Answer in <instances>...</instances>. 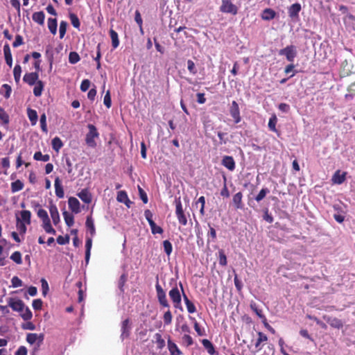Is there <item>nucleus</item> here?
Segmentation results:
<instances>
[{
    "label": "nucleus",
    "mask_w": 355,
    "mask_h": 355,
    "mask_svg": "<svg viewBox=\"0 0 355 355\" xmlns=\"http://www.w3.org/2000/svg\"><path fill=\"white\" fill-rule=\"evenodd\" d=\"M175 214L177 216V218L178 220V222L182 225H187V218L184 214V211L182 207V202L180 200V198H176L175 200Z\"/></svg>",
    "instance_id": "obj_1"
},
{
    "label": "nucleus",
    "mask_w": 355,
    "mask_h": 355,
    "mask_svg": "<svg viewBox=\"0 0 355 355\" xmlns=\"http://www.w3.org/2000/svg\"><path fill=\"white\" fill-rule=\"evenodd\" d=\"M88 128L89 132L86 135L85 142L89 147L94 148L96 146L94 139L98 137V132L95 125L92 124H89Z\"/></svg>",
    "instance_id": "obj_2"
},
{
    "label": "nucleus",
    "mask_w": 355,
    "mask_h": 355,
    "mask_svg": "<svg viewBox=\"0 0 355 355\" xmlns=\"http://www.w3.org/2000/svg\"><path fill=\"white\" fill-rule=\"evenodd\" d=\"M155 289L157 293V298L159 304L164 308H169L170 305L166 298V295L162 287L159 284L158 280L155 284Z\"/></svg>",
    "instance_id": "obj_3"
},
{
    "label": "nucleus",
    "mask_w": 355,
    "mask_h": 355,
    "mask_svg": "<svg viewBox=\"0 0 355 355\" xmlns=\"http://www.w3.org/2000/svg\"><path fill=\"white\" fill-rule=\"evenodd\" d=\"M279 54L280 55H284L288 62H293L297 55L296 47L293 45L287 46L280 49Z\"/></svg>",
    "instance_id": "obj_4"
},
{
    "label": "nucleus",
    "mask_w": 355,
    "mask_h": 355,
    "mask_svg": "<svg viewBox=\"0 0 355 355\" xmlns=\"http://www.w3.org/2000/svg\"><path fill=\"white\" fill-rule=\"evenodd\" d=\"M220 11L223 13L236 15L238 13V8L231 0H222Z\"/></svg>",
    "instance_id": "obj_5"
},
{
    "label": "nucleus",
    "mask_w": 355,
    "mask_h": 355,
    "mask_svg": "<svg viewBox=\"0 0 355 355\" xmlns=\"http://www.w3.org/2000/svg\"><path fill=\"white\" fill-rule=\"evenodd\" d=\"M169 297L175 309L182 310L181 304V294L177 286L173 287L168 293Z\"/></svg>",
    "instance_id": "obj_6"
},
{
    "label": "nucleus",
    "mask_w": 355,
    "mask_h": 355,
    "mask_svg": "<svg viewBox=\"0 0 355 355\" xmlns=\"http://www.w3.org/2000/svg\"><path fill=\"white\" fill-rule=\"evenodd\" d=\"M230 113L232 117L234 119L235 123H238L241 121V118L240 116V110L239 104L236 103V101H232V105L230 109Z\"/></svg>",
    "instance_id": "obj_7"
},
{
    "label": "nucleus",
    "mask_w": 355,
    "mask_h": 355,
    "mask_svg": "<svg viewBox=\"0 0 355 355\" xmlns=\"http://www.w3.org/2000/svg\"><path fill=\"white\" fill-rule=\"evenodd\" d=\"M323 319L333 328L340 329L343 327V322L341 320L329 315H323Z\"/></svg>",
    "instance_id": "obj_8"
},
{
    "label": "nucleus",
    "mask_w": 355,
    "mask_h": 355,
    "mask_svg": "<svg viewBox=\"0 0 355 355\" xmlns=\"http://www.w3.org/2000/svg\"><path fill=\"white\" fill-rule=\"evenodd\" d=\"M44 338V336L43 334H37L35 333H29L26 336V341L31 344H34L36 341H38L37 345H40L42 343Z\"/></svg>",
    "instance_id": "obj_9"
},
{
    "label": "nucleus",
    "mask_w": 355,
    "mask_h": 355,
    "mask_svg": "<svg viewBox=\"0 0 355 355\" xmlns=\"http://www.w3.org/2000/svg\"><path fill=\"white\" fill-rule=\"evenodd\" d=\"M8 306L11 307V309L17 312H23L24 309V303L21 300H15L13 298H10L8 302Z\"/></svg>",
    "instance_id": "obj_10"
},
{
    "label": "nucleus",
    "mask_w": 355,
    "mask_h": 355,
    "mask_svg": "<svg viewBox=\"0 0 355 355\" xmlns=\"http://www.w3.org/2000/svg\"><path fill=\"white\" fill-rule=\"evenodd\" d=\"M221 164L230 171H234L236 167V164L234 158L232 156L229 155H225L223 157Z\"/></svg>",
    "instance_id": "obj_11"
},
{
    "label": "nucleus",
    "mask_w": 355,
    "mask_h": 355,
    "mask_svg": "<svg viewBox=\"0 0 355 355\" xmlns=\"http://www.w3.org/2000/svg\"><path fill=\"white\" fill-rule=\"evenodd\" d=\"M37 72L26 73L24 76L23 80L29 85H33L38 81Z\"/></svg>",
    "instance_id": "obj_12"
},
{
    "label": "nucleus",
    "mask_w": 355,
    "mask_h": 355,
    "mask_svg": "<svg viewBox=\"0 0 355 355\" xmlns=\"http://www.w3.org/2000/svg\"><path fill=\"white\" fill-rule=\"evenodd\" d=\"M347 172H341L337 170L332 176L331 180L333 183L337 184H343L346 180Z\"/></svg>",
    "instance_id": "obj_13"
},
{
    "label": "nucleus",
    "mask_w": 355,
    "mask_h": 355,
    "mask_svg": "<svg viewBox=\"0 0 355 355\" xmlns=\"http://www.w3.org/2000/svg\"><path fill=\"white\" fill-rule=\"evenodd\" d=\"M243 199V193L239 191L235 193L232 197V203L236 209H243L244 207V205L242 201Z\"/></svg>",
    "instance_id": "obj_14"
},
{
    "label": "nucleus",
    "mask_w": 355,
    "mask_h": 355,
    "mask_svg": "<svg viewBox=\"0 0 355 355\" xmlns=\"http://www.w3.org/2000/svg\"><path fill=\"white\" fill-rule=\"evenodd\" d=\"M180 286L181 290H182V293H183L184 301L185 302V304H186V306H187L188 312L189 313H195L196 311V308L194 304L191 300H189L188 297L184 293L183 286H182L181 282H180Z\"/></svg>",
    "instance_id": "obj_15"
},
{
    "label": "nucleus",
    "mask_w": 355,
    "mask_h": 355,
    "mask_svg": "<svg viewBox=\"0 0 355 355\" xmlns=\"http://www.w3.org/2000/svg\"><path fill=\"white\" fill-rule=\"evenodd\" d=\"M130 320L125 319L122 322L121 324V338L123 340L125 338H128L130 336Z\"/></svg>",
    "instance_id": "obj_16"
},
{
    "label": "nucleus",
    "mask_w": 355,
    "mask_h": 355,
    "mask_svg": "<svg viewBox=\"0 0 355 355\" xmlns=\"http://www.w3.org/2000/svg\"><path fill=\"white\" fill-rule=\"evenodd\" d=\"M302 9L301 5L299 3L292 4L288 8V15L291 18H297L299 17V12Z\"/></svg>",
    "instance_id": "obj_17"
},
{
    "label": "nucleus",
    "mask_w": 355,
    "mask_h": 355,
    "mask_svg": "<svg viewBox=\"0 0 355 355\" xmlns=\"http://www.w3.org/2000/svg\"><path fill=\"white\" fill-rule=\"evenodd\" d=\"M68 205L69 209L72 211V212L78 214L80 211V202L76 198L70 197L68 200Z\"/></svg>",
    "instance_id": "obj_18"
},
{
    "label": "nucleus",
    "mask_w": 355,
    "mask_h": 355,
    "mask_svg": "<svg viewBox=\"0 0 355 355\" xmlns=\"http://www.w3.org/2000/svg\"><path fill=\"white\" fill-rule=\"evenodd\" d=\"M78 196L86 204H89L92 200V194L87 189H84L80 191L78 193Z\"/></svg>",
    "instance_id": "obj_19"
},
{
    "label": "nucleus",
    "mask_w": 355,
    "mask_h": 355,
    "mask_svg": "<svg viewBox=\"0 0 355 355\" xmlns=\"http://www.w3.org/2000/svg\"><path fill=\"white\" fill-rule=\"evenodd\" d=\"M55 193L58 198H63L64 196L63 187L62 186L61 181L59 177L55 179Z\"/></svg>",
    "instance_id": "obj_20"
},
{
    "label": "nucleus",
    "mask_w": 355,
    "mask_h": 355,
    "mask_svg": "<svg viewBox=\"0 0 355 355\" xmlns=\"http://www.w3.org/2000/svg\"><path fill=\"white\" fill-rule=\"evenodd\" d=\"M49 212L53 224L56 225L60 222V215L57 207L55 205H51Z\"/></svg>",
    "instance_id": "obj_21"
},
{
    "label": "nucleus",
    "mask_w": 355,
    "mask_h": 355,
    "mask_svg": "<svg viewBox=\"0 0 355 355\" xmlns=\"http://www.w3.org/2000/svg\"><path fill=\"white\" fill-rule=\"evenodd\" d=\"M3 53L6 64L12 67V58L10 48L8 44H6L3 46Z\"/></svg>",
    "instance_id": "obj_22"
},
{
    "label": "nucleus",
    "mask_w": 355,
    "mask_h": 355,
    "mask_svg": "<svg viewBox=\"0 0 355 355\" xmlns=\"http://www.w3.org/2000/svg\"><path fill=\"white\" fill-rule=\"evenodd\" d=\"M276 12L271 8H265L261 14V19L266 21L273 19L276 17Z\"/></svg>",
    "instance_id": "obj_23"
},
{
    "label": "nucleus",
    "mask_w": 355,
    "mask_h": 355,
    "mask_svg": "<svg viewBox=\"0 0 355 355\" xmlns=\"http://www.w3.org/2000/svg\"><path fill=\"white\" fill-rule=\"evenodd\" d=\"M116 200L120 202L124 203L128 207H130L129 204L131 203L125 191H120L117 193Z\"/></svg>",
    "instance_id": "obj_24"
},
{
    "label": "nucleus",
    "mask_w": 355,
    "mask_h": 355,
    "mask_svg": "<svg viewBox=\"0 0 355 355\" xmlns=\"http://www.w3.org/2000/svg\"><path fill=\"white\" fill-rule=\"evenodd\" d=\"M33 20L40 25H43L44 23L45 15L43 11L35 12L32 16Z\"/></svg>",
    "instance_id": "obj_25"
},
{
    "label": "nucleus",
    "mask_w": 355,
    "mask_h": 355,
    "mask_svg": "<svg viewBox=\"0 0 355 355\" xmlns=\"http://www.w3.org/2000/svg\"><path fill=\"white\" fill-rule=\"evenodd\" d=\"M257 334H258V338L255 343V348L257 349V351H259L262 349V347L261 346V343L267 341L268 337L265 334H263L261 331L258 332Z\"/></svg>",
    "instance_id": "obj_26"
},
{
    "label": "nucleus",
    "mask_w": 355,
    "mask_h": 355,
    "mask_svg": "<svg viewBox=\"0 0 355 355\" xmlns=\"http://www.w3.org/2000/svg\"><path fill=\"white\" fill-rule=\"evenodd\" d=\"M27 115L31 121V125H36V123L37 122V119H38V116H37V113L36 110H33L31 108H28L27 109Z\"/></svg>",
    "instance_id": "obj_27"
},
{
    "label": "nucleus",
    "mask_w": 355,
    "mask_h": 355,
    "mask_svg": "<svg viewBox=\"0 0 355 355\" xmlns=\"http://www.w3.org/2000/svg\"><path fill=\"white\" fill-rule=\"evenodd\" d=\"M168 348L171 355H180L182 354L177 345L171 340H168Z\"/></svg>",
    "instance_id": "obj_28"
},
{
    "label": "nucleus",
    "mask_w": 355,
    "mask_h": 355,
    "mask_svg": "<svg viewBox=\"0 0 355 355\" xmlns=\"http://www.w3.org/2000/svg\"><path fill=\"white\" fill-rule=\"evenodd\" d=\"M85 225L87 230L89 231L91 236H94L96 234V230L94 224V220L91 216H88L87 217Z\"/></svg>",
    "instance_id": "obj_29"
},
{
    "label": "nucleus",
    "mask_w": 355,
    "mask_h": 355,
    "mask_svg": "<svg viewBox=\"0 0 355 355\" xmlns=\"http://www.w3.org/2000/svg\"><path fill=\"white\" fill-rule=\"evenodd\" d=\"M110 35L112 40V46L113 49H116L119 45L118 33L114 30L110 29Z\"/></svg>",
    "instance_id": "obj_30"
},
{
    "label": "nucleus",
    "mask_w": 355,
    "mask_h": 355,
    "mask_svg": "<svg viewBox=\"0 0 355 355\" xmlns=\"http://www.w3.org/2000/svg\"><path fill=\"white\" fill-rule=\"evenodd\" d=\"M52 148L57 153L60 151V150L63 146V143L60 137H55L51 141Z\"/></svg>",
    "instance_id": "obj_31"
},
{
    "label": "nucleus",
    "mask_w": 355,
    "mask_h": 355,
    "mask_svg": "<svg viewBox=\"0 0 355 355\" xmlns=\"http://www.w3.org/2000/svg\"><path fill=\"white\" fill-rule=\"evenodd\" d=\"M92 245V238H87L85 243V261L87 263L89 262L91 254V248Z\"/></svg>",
    "instance_id": "obj_32"
},
{
    "label": "nucleus",
    "mask_w": 355,
    "mask_h": 355,
    "mask_svg": "<svg viewBox=\"0 0 355 355\" xmlns=\"http://www.w3.org/2000/svg\"><path fill=\"white\" fill-rule=\"evenodd\" d=\"M21 219L20 220L27 225L31 224V212L28 210H23L20 212Z\"/></svg>",
    "instance_id": "obj_33"
},
{
    "label": "nucleus",
    "mask_w": 355,
    "mask_h": 355,
    "mask_svg": "<svg viewBox=\"0 0 355 355\" xmlns=\"http://www.w3.org/2000/svg\"><path fill=\"white\" fill-rule=\"evenodd\" d=\"M202 345L207 350V352L211 354L214 355L216 353L215 348L214 347V345L207 339H203L202 340Z\"/></svg>",
    "instance_id": "obj_34"
},
{
    "label": "nucleus",
    "mask_w": 355,
    "mask_h": 355,
    "mask_svg": "<svg viewBox=\"0 0 355 355\" xmlns=\"http://www.w3.org/2000/svg\"><path fill=\"white\" fill-rule=\"evenodd\" d=\"M47 24L50 32L53 35H55L57 33V19L55 18H49Z\"/></svg>",
    "instance_id": "obj_35"
},
{
    "label": "nucleus",
    "mask_w": 355,
    "mask_h": 355,
    "mask_svg": "<svg viewBox=\"0 0 355 355\" xmlns=\"http://www.w3.org/2000/svg\"><path fill=\"white\" fill-rule=\"evenodd\" d=\"M44 83L42 80H38L35 83V86L33 88V94L35 96L39 97L42 95V91L44 89Z\"/></svg>",
    "instance_id": "obj_36"
},
{
    "label": "nucleus",
    "mask_w": 355,
    "mask_h": 355,
    "mask_svg": "<svg viewBox=\"0 0 355 355\" xmlns=\"http://www.w3.org/2000/svg\"><path fill=\"white\" fill-rule=\"evenodd\" d=\"M63 217L65 221L66 225L68 227H71L74 223V217L71 214H69L68 211H64L63 213Z\"/></svg>",
    "instance_id": "obj_37"
},
{
    "label": "nucleus",
    "mask_w": 355,
    "mask_h": 355,
    "mask_svg": "<svg viewBox=\"0 0 355 355\" xmlns=\"http://www.w3.org/2000/svg\"><path fill=\"white\" fill-rule=\"evenodd\" d=\"M24 188V183L19 180H17L15 182H12L11 183V191L12 193H16L17 191H19L22 190Z\"/></svg>",
    "instance_id": "obj_38"
},
{
    "label": "nucleus",
    "mask_w": 355,
    "mask_h": 355,
    "mask_svg": "<svg viewBox=\"0 0 355 355\" xmlns=\"http://www.w3.org/2000/svg\"><path fill=\"white\" fill-rule=\"evenodd\" d=\"M128 280V275L126 272L123 273L118 282V287L119 290L123 293L124 292V286Z\"/></svg>",
    "instance_id": "obj_39"
},
{
    "label": "nucleus",
    "mask_w": 355,
    "mask_h": 355,
    "mask_svg": "<svg viewBox=\"0 0 355 355\" xmlns=\"http://www.w3.org/2000/svg\"><path fill=\"white\" fill-rule=\"evenodd\" d=\"M42 227L45 232L49 234H55V230L52 227L50 219L43 221Z\"/></svg>",
    "instance_id": "obj_40"
},
{
    "label": "nucleus",
    "mask_w": 355,
    "mask_h": 355,
    "mask_svg": "<svg viewBox=\"0 0 355 355\" xmlns=\"http://www.w3.org/2000/svg\"><path fill=\"white\" fill-rule=\"evenodd\" d=\"M33 158L37 161L48 162L50 159V156L48 154L42 155L40 151L35 152Z\"/></svg>",
    "instance_id": "obj_41"
},
{
    "label": "nucleus",
    "mask_w": 355,
    "mask_h": 355,
    "mask_svg": "<svg viewBox=\"0 0 355 355\" xmlns=\"http://www.w3.org/2000/svg\"><path fill=\"white\" fill-rule=\"evenodd\" d=\"M69 19L71 20V23L73 25V26L76 28H79L80 26V20L78 17V16L74 13H70L69 14Z\"/></svg>",
    "instance_id": "obj_42"
},
{
    "label": "nucleus",
    "mask_w": 355,
    "mask_h": 355,
    "mask_svg": "<svg viewBox=\"0 0 355 355\" xmlns=\"http://www.w3.org/2000/svg\"><path fill=\"white\" fill-rule=\"evenodd\" d=\"M277 122V116L275 115H272L270 118L269 121H268V128H269V129L271 131L275 132H277V130L276 129Z\"/></svg>",
    "instance_id": "obj_43"
},
{
    "label": "nucleus",
    "mask_w": 355,
    "mask_h": 355,
    "mask_svg": "<svg viewBox=\"0 0 355 355\" xmlns=\"http://www.w3.org/2000/svg\"><path fill=\"white\" fill-rule=\"evenodd\" d=\"M10 259H12L17 264L22 263L21 254L19 251L14 252L10 256Z\"/></svg>",
    "instance_id": "obj_44"
},
{
    "label": "nucleus",
    "mask_w": 355,
    "mask_h": 355,
    "mask_svg": "<svg viewBox=\"0 0 355 355\" xmlns=\"http://www.w3.org/2000/svg\"><path fill=\"white\" fill-rule=\"evenodd\" d=\"M218 261L222 266H225L227 263V257L223 250L218 251Z\"/></svg>",
    "instance_id": "obj_45"
},
{
    "label": "nucleus",
    "mask_w": 355,
    "mask_h": 355,
    "mask_svg": "<svg viewBox=\"0 0 355 355\" xmlns=\"http://www.w3.org/2000/svg\"><path fill=\"white\" fill-rule=\"evenodd\" d=\"M40 122L41 129H42V132L44 133H47L48 128H47V125H46V116L45 113H43L42 114H41Z\"/></svg>",
    "instance_id": "obj_46"
},
{
    "label": "nucleus",
    "mask_w": 355,
    "mask_h": 355,
    "mask_svg": "<svg viewBox=\"0 0 355 355\" xmlns=\"http://www.w3.org/2000/svg\"><path fill=\"white\" fill-rule=\"evenodd\" d=\"M0 119L2 121L3 124H8L10 121L9 115L4 110L3 108L0 107Z\"/></svg>",
    "instance_id": "obj_47"
},
{
    "label": "nucleus",
    "mask_w": 355,
    "mask_h": 355,
    "mask_svg": "<svg viewBox=\"0 0 355 355\" xmlns=\"http://www.w3.org/2000/svg\"><path fill=\"white\" fill-rule=\"evenodd\" d=\"M21 68L20 65L16 64L13 69L14 78L16 83H19L21 78Z\"/></svg>",
    "instance_id": "obj_48"
},
{
    "label": "nucleus",
    "mask_w": 355,
    "mask_h": 355,
    "mask_svg": "<svg viewBox=\"0 0 355 355\" xmlns=\"http://www.w3.org/2000/svg\"><path fill=\"white\" fill-rule=\"evenodd\" d=\"M68 24L65 21H62L60 24V28H59V33H60V38L62 39L64 36L66 34L67 28Z\"/></svg>",
    "instance_id": "obj_49"
},
{
    "label": "nucleus",
    "mask_w": 355,
    "mask_h": 355,
    "mask_svg": "<svg viewBox=\"0 0 355 355\" xmlns=\"http://www.w3.org/2000/svg\"><path fill=\"white\" fill-rule=\"evenodd\" d=\"M26 223L20 220L19 218H17V227L21 234H24L26 232Z\"/></svg>",
    "instance_id": "obj_50"
},
{
    "label": "nucleus",
    "mask_w": 355,
    "mask_h": 355,
    "mask_svg": "<svg viewBox=\"0 0 355 355\" xmlns=\"http://www.w3.org/2000/svg\"><path fill=\"white\" fill-rule=\"evenodd\" d=\"M80 58L78 53L75 51L70 52L69 55V62L71 64H76L80 60Z\"/></svg>",
    "instance_id": "obj_51"
},
{
    "label": "nucleus",
    "mask_w": 355,
    "mask_h": 355,
    "mask_svg": "<svg viewBox=\"0 0 355 355\" xmlns=\"http://www.w3.org/2000/svg\"><path fill=\"white\" fill-rule=\"evenodd\" d=\"M163 247L165 253L169 256L173 251V246L171 243L168 240H165L163 241Z\"/></svg>",
    "instance_id": "obj_52"
},
{
    "label": "nucleus",
    "mask_w": 355,
    "mask_h": 355,
    "mask_svg": "<svg viewBox=\"0 0 355 355\" xmlns=\"http://www.w3.org/2000/svg\"><path fill=\"white\" fill-rule=\"evenodd\" d=\"M21 316L24 320H29L32 318L33 314L28 307H25L23 312H21Z\"/></svg>",
    "instance_id": "obj_53"
},
{
    "label": "nucleus",
    "mask_w": 355,
    "mask_h": 355,
    "mask_svg": "<svg viewBox=\"0 0 355 355\" xmlns=\"http://www.w3.org/2000/svg\"><path fill=\"white\" fill-rule=\"evenodd\" d=\"M295 69V65L293 62H291V64H288L285 69H284V73L286 74H288L290 73L291 72H293V73L291 75H290L289 78H292L293 77L296 73H297V71L294 70Z\"/></svg>",
    "instance_id": "obj_54"
},
{
    "label": "nucleus",
    "mask_w": 355,
    "mask_h": 355,
    "mask_svg": "<svg viewBox=\"0 0 355 355\" xmlns=\"http://www.w3.org/2000/svg\"><path fill=\"white\" fill-rule=\"evenodd\" d=\"M223 180H224V184L223 187L220 191V196L224 198H229L230 197V192L227 187V178L225 175H223Z\"/></svg>",
    "instance_id": "obj_55"
},
{
    "label": "nucleus",
    "mask_w": 355,
    "mask_h": 355,
    "mask_svg": "<svg viewBox=\"0 0 355 355\" xmlns=\"http://www.w3.org/2000/svg\"><path fill=\"white\" fill-rule=\"evenodd\" d=\"M37 214V216L42 220V222L50 219L47 211L44 209H39Z\"/></svg>",
    "instance_id": "obj_56"
},
{
    "label": "nucleus",
    "mask_w": 355,
    "mask_h": 355,
    "mask_svg": "<svg viewBox=\"0 0 355 355\" xmlns=\"http://www.w3.org/2000/svg\"><path fill=\"white\" fill-rule=\"evenodd\" d=\"M269 193V189L267 188L262 189L259 193L255 197V200L257 202H260L266 196V194Z\"/></svg>",
    "instance_id": "obj_57"
},
{
    "label": "nucleus",
    "mask_w": 355,
    "mask_h": 355,
    "mask_svg": "<svg viewBox=\"0 0 355 355\" xmlns=\"http://www.w3.org/2000/svg\"><path fill=\"white\" fill-rule=\"evenodd\" d=\"M149 225L153 234H162L164 232L163 229L161 227L157 226L155 222L150 223Z\"/></svg>",
    "instance_id": "obj_58"
},
{
    "label": "nucleus",
    "mask_w": 355,
    "mask_h": 355,
    "mask_svg": "<svg viewBox=\"0 0 355 355\" xmlns=\"http://www.w3.org/2000/svg\"><path fill=\"white\" fill-rule=\"evenodd\" d=\"M250 308L253 311L255 312V313L257 315L259 318H260L262 320H264L266 318L265 315L262 313V311L257 308V304L255 303H251Z\"/></svg>",
    "instance_id": "obj_59"
},
{
    "label": "nucleus",
    "mask_w": 355,
    "mask_h": 355,
    "mask_svg": "<svg viewBox=\"0 0 355 355\" xmlns=\"http://www.w3.org/2000/svg\"><path fill=\"white\" fill-rule=\"evenodd\" d=\"M172 313L171 311L168 309L167 311H166L163 315V320L165 324H170L172 322Z\"/></svg>",
    "instance_id": "obj_60"
},
{
    "label": "nucleus",
    "mask_w": 355,
    "mask_h": 355,
    "mask_svg": "<svg viewBox=\"0 0 355 355\" xmlns=\"http://www.w3.org/2000/svg\"><path fill=\"white\" fill-rule=\"evenodd\" d=\"M103 103L107 108H110L112 105L111 96H110V92L109 90L107 91V92L104 96Z\"/></svg>",
    "instance_id": "obj_61"
},
{
    "label": "nucleus",
    "mask_w": 355,
    "mask_h": 355,
    "mask_svg": "<svg viewBox=\"0 0 355 355\" xmlns=\"http://www.w3.org/2000/svg\"><path fill=\"white\" fill-rule=\"evenodd\" d=\"M193 320H194V329H195V331H196V333L198 334V335L200 336H202L205 335V329H201L198 322L194 318H193Z\"/></svg>",
    "instance_id": "obj_62"
},
{
    "label": "nucleus",
    "mask_w": 355,
    "mask_h": 355,
    "mask_svg": "<svg viewBox=\"0 0 355 355\" xmlns=\"http://www.w3.org/2000/svg\"><path fill=\"white\" fill-rule=\"evenodd\" d=\"M69 236L66 235L65 236H58L57 237V243L60 245H65L69 242Z\"/></svg>",
    "instance_id": "obj_63"
},
{
    "label": "nucleus",
    "mask_w": 355,
    "mask_h": 355,
    "mask_svg": "<svg viewBox=\"0 0 355 355\" xmlns=\"http://www.w3.org/2000/svg\"><path fill=\"white\" fill-rule=\"evenodd\" d=\"M187 68L191 73L196 74L197 73L195 63L191 60L187 61Z\"/></svg>",
    "instance_id": "obj_64"
}]
</instances>
